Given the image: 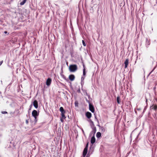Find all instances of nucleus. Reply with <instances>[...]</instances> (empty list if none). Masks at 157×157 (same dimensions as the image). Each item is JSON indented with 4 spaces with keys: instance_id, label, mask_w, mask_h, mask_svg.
Here are the masks:
<instances>
[{
    "instance_id": "1",
    "label": "nucleus",
    "mask_w": 157,
    "mask_h": 157,
    "mask_svg": "<svg viewBox=\"0 0 157 157\" xmlns=\"http://www.w3.org/2000/svg\"><path fill=\"white\" fill-rule=\"evenodd\" d=\"M59 110L61 112V116H62V117L60 118V121L61 122H63V120L65 119L66 118L65 115L66 111L62 107H61L60 108Z\"/></svg>"
},
{
    "instance_id": "2",
    "label": "nucleus",
    "mask_w": 157,
    "mask_h": 157,
    "mask_svg": "<svg viewBox=\"0 0 157 157\" xmlns=\"http://www.w3.org/2000/svg\"><path fill=\"white\" fill-rule=\"evenodd\" d=\"M69 69L70 72H74L77 70L78 67L76 64L71 65L69 66Z\"/></svg>"
},
{
    "instance_id": "3",
    "label": "nucleus",
    "mask_w": 157,
    "mask_h": 157,
    "mask_svg": "<svg viewBox=\"0 0 157 157\" xmlns=\"http://www.w3.org/2000/svg\"><path fill=\"white\" fill-rule=\"evenodd\" d=\"M86 101L89 103V110L92 112L94 113V106L90 103V101L86 99Z\"/></svg>"
},
{
    "instance_id": "4",
    "label": "nucleus",
    "mask_w": 157,
    "mask_h": 157,
    "mask_svg": "<svg viewBox=\"0 0 157 157\" xmlns=\"http://www.w3.org/2000/svg\"><path fill=\"white\" fill-rule=\"evenodd\" d=\"M32 115L34 117L35 120L36 121L37 117L39 115V113L36 110H34L32 112Z\"/></svg>"
},
{
    "instance_id": "5",
    "label": "nucleus",
    "mask_w": 157,
    "mask_h": 157,
    "mask_svg": "<svg viewBox=\"0 0 157 157\" xmlns=\"http://www.w3.org/2000/svg\"><path fill=\"white\" fill-rule=\"evenodd\" d=\"M150 39L149 37H146L145 39V44L146 47L148 48L150 44Z\"/></svg>"
},
{
    "instance_id": "6",
    "label": "nucleus",
    "mask_w": 157,
    "mask_h": 157,
    "mask_svg": "<svg viewBox=\"0 0 157 157\" xmlns=\"http://www.w3.org/2000/svg\"><path fill=\"white\" fill-rule=\"evenodd\" d=\"M75 76L73 75H71L69 76V80L71 81H74L75 79Z\"/></svg>"
},
{
    "instance_id": "7",
    "label": "nucleus",
    "mask_w": 157,
    "mask_h": 157,
    "mask_svg": "<svg viewBox=\"0 0 157 157\" xmlns=\"http://www.w3.org/2000/svg\"><path fill=\"white\" fill-rule=\"evenodd\" d=\"M52 82V79L51 78H48L46 82V84L48 86H49L50 85Z\"/></svg>"
},
{
    "instance_id": "8",
    "label": "nucleus",
    "mask_w": 157,
    "mask_h": 157,
    "mask_svg": "<svg viewBox=\"0 0 157 157\" xmlns=\"http://www.w3.org/2000/svg\"><path fill=\"white\" fill-rule=\"evenodd\" d=\"M86 116L88 118L90 119L92 116V114L90 112H87L86 113Z\"/></svg>"
},
{
    "instance_id": "9",
    "label": "nucleus",
    "mask_w": 157,
    "mask_h": 157,
    "mask_svg": "<svg viewBox=\"0 0 157 157\" xmlns=\"http://www.w3.org/2000/svg\"><path fill=\"white\" fill-rule=\"evenodd\" d=\"M33 105L34 107L37 109L38 107V102L36 100H35L33 102Z\"/></svg>"
},
{
    "instance_id": "10",
    "label": "nucleus",
    "mask_w": 157,
    "mask_h": 157,
    "mask_svg": "<svg viewBox=\"0 0 157 157\" xmlns=\"http://www.w3.org/2000/svg\"><path fill=\"white\" fill-rule=\"evenodd\" d=\"M87 149L84 148L82 154V155L83 156V157H85L86 156V154H87Z\"/></svg>"
},
{
    "instance_id": "11",
    "label": "nucleus",
    "mask_w": 157,
    "mask_h": 157,
    "mask_svg": "<svg viewBox=\"0 0 157 157\" xmlns=\"http://www.w3.org/2000/svg\"><path fill=\"white\" fill-rule=\"evenodd\" d=\"M124 68H127L128 65V59H127L125 60V61L124 63Z\"/></svg>"
},
{
    "instance_id": "12",
    "label": "nucleus",
    "mask_w": 157,
    "mask_h": 157,
    "mask_svg": "<svg viewBox=\"0 0 157 157\" xmlns=\"http://www.w3.org/2000/svg\"><path fill=\"white\" fill-rule=\"evenodd\" d=\"M90 142L92 144H94L95 142V139L94 136H93L91 137Z\"/></svg>"
},
{
    "instance_id": "13",
    "label": "nucleus",
    "mask_w": 157,
    "mask_h": 157,
    "mask_svg": "<svg viewBox=\"0 0 157 157\" xmlns=\"http://www.w3.org/2000/svg\"><path fill=\"white\" fill-rule=\"evenodd\" d=\"M151 109H153L155 110H156L157 109V105H153L151 107Z\"/></svg>"
},
{
    "instance_id": "14",
    "label": "nucleus",
    "mask_w": 157,
    "mask_h": 157,
    "mask_svg": "<svg viewBox=\"0 0 157 157\" xmlns=\"http://www.w3.org/2000/svg\"><path fill=\"white\" fill-rule=\"evenodd\" d=\"M100 129L101 132H104L105 131V128L103 127H101L100 128Z\"/></svg>"
},
{
    "instance_id": "15",
    "label": "nucleus",
    "mask_w": 157,
    "mask_h": 157,
    "mask_svg": "<svg viewBox=\"0 0 157 157\" xmlns=\"http://www.w3.org/2000/svg\"><path fill=\"white\" fill-rule=\"evenodd\" d=\"M101 133L99 132H97L96 134V136L97 138H99L101 137Z\"/></svg>"
},
{
    "instance_id": "16",
    "label": "nucleus",
    "mask_w": 157,
    "mask_h": 157,
    "mask_svg": "<svg viewBox=\"0 0 157 157\" xmlns=\"http://www.w3.org/2000/svg\"><path fill=\"white\" fill-rule=\"evenodd\" d=\"M117 103L119 104H120L121 102V100L120 98V97L119 96L117 97Z\"/></svg>"
},
{
    "instance_id": "17",
    "label": "nucleus",
    "mask_w": 157,
    "mask_h": 157,
    "mask_svg": "<svg viewBox=\"0 0 157 157\" xmlns=\"http://www.w3.org/2000/svg\"><path fill=\"white\" fill-rule=\"evenodd\" d=\"M83 67H84V69H83V75L84 76H85L86 75V69L85 67V66L84 65H83Z\"/></svg>"
},
{
    "instance_id": "18",
    "label": "nucleus",
    "mask_w": 157,
    "mask_h": 157,
    "mask_svg": "<svg viewBox=\"0 0 157 157\" xmlns=\"http://www.w3.org/2000/svg\"><path fill=\"white\" fill-rule=\"evenodd\" d=\"M26 0H24L20 3V4L21 5H23L26 2Z\"/></svg>"
},
{
    "instance_id": "19",
    "label": "nucleus",
    "mask_w": 157,
    "mask_h": 157,
    "mask_svg": "<svg viewBox=\"0 0 157 157\" xmlns=\"http://www.w3.org/2000/svg\"><path fill=\"white\" fill-rule=\"evenodd\" d=\"M61 76H62V77L64 79H65V80H66V81H67V78H66V77L63 75H61Z\"/></svg>"
},
{
    "instance_id": "20",
    "label": "nucleus",
    "mask_w": 157,
    "mask_h": 157,
    "mask_svg": "<svg viewBox=\"0 0 157 157\" xmlns=\"http://www.w3.org/2000/svg\"><path fill=\"white\" fill-rule=\"evenodd\" d=\"M82 43L83 46H86V44L84 40H82Z\"/></svg>"
},
{
    "instance_id": "21",
    "label": "nucleus",
    "mask_w": 157,
    "mask_h": 157,
    "mask_svg": "<svg viewBox=\"0 0 157 157\" xmlns=\"http://www.w3.org/2000/svg\"><path fill=\"white\" fill-rule=\"evenodd\" d=\"M1 113H2V114H7L8 113H7V112H6V111H2L1 112Z\"/></svg>"
},
{
    "instance_id": "22",
    "label": "nucleus",
    "mask_w": 157,
    "mask_h": 157,
    "mask_svg": "<svg viewBox=\"0 0 157 157\" xmlns=\"http://www.w3.org/2000/svg\"><path fill=\"white\" fill-rule=\"evenodd\" d=\"M88 144H89V143L88 142L87 143V144H86V147H85V148H86V149H88Z\"/></svg>"
},
{
    "instance_id": "23",
    "label": "nucleus",
    "mask_w": 157,
    "mask_h": 157,
    "mask_svg": "<svg viewBox=\"0 0 157 157\" xmlns=\"http://www.w3.org/2000/svg\"><path fill=\"white\" fill-rule=\"evenodd\" d=\"M75 106H78V103L77 101H75Z\"/></svg>"
},
{
    "instance_id": "24",
    "label": "nucleus",
    "mask_w": 157,
    "mask_h": 157,
    "mask_svg": "<svg viewBox=\"0 0 157 157\" xmlns=\"http://www.w3.org/2000/svg\"><path fill=\"white\" fill-rule=\"evenodd\" d=\"M3 62V60H2V61L0 62V66H1V64H2Z\"/></svg>"
},
{
    "instance_id": "25",
    "label": "nucleus",
    "mask_w": 157,
    "mask_h": 157,
    "mask_svg": "<svg viewBox=\"0 0 157 157\" xmlns=\"http://www.w3.org/2000/svg\"><path fill=\"white\" fill-rule=\"evenodd\" d=\"M156 67V66L154 68H153V70H152V71H154V70L155 69V68Z\"/></svg>"
},
{
    "instance_id": "26",
    "label": "nucleus",
    "mask_w": 157,
    "mask_h": 157,
    "mask_svg": "<svg viewBox=\"0 0 157 157\" xmlns=\"http://www.w3.org/2000/svg\"><path fill=\"white\" fill-rule=\"evenodd\" d=\"M4 33H5L6 34V33H7V32L6 31H5Z\"/></svg>"
},
{
    "instance_id": "27",
    "label": "nucleus",
    "mask_w": 157,
    "mask_h": 157,
    "mask_svg": "<svg viewBox=\"0 0 157 157\" xmlns=\"http://www.w3.org/2000/svg\"><path fill=\"white\" fill-rule=\"evenodd\" d=\"M86 157H90V155H89L88 154H87L86 156Z\"/></svg>"
},
{
    "instance_id": "28",
    "label": "nucleus",
    "mask_w": 157,
    "mask_h": 157,
    "mask_svg": "<svg viewBox=\"0 0 157 157\" xmlns=\"http://www.w3.org/2000/svg\"><path fill=\"white\" fill-rule=\"evenodd\" d=\"M26 123L28 124V121L27 120H26Z\"/></svg>"
}]
</instances>
